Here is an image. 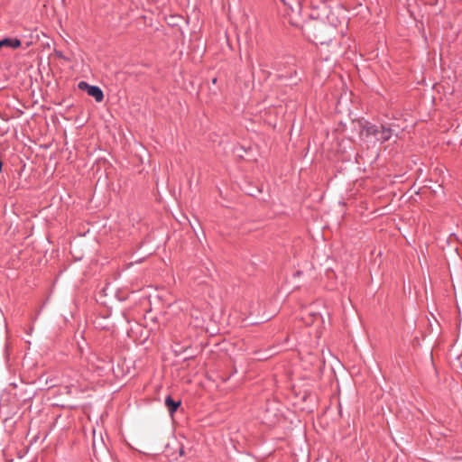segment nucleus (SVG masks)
<instances>
[{
    "instance_id": "1",
    "label": "nucleus",
    "mask_w": 462,
    "mask_h": 462,
    "mask_svg": "<svg viewBox=\"0 0 462 462\" xmlns=\"http://www.w3.org/2000/svg\"><path fill=\"white\" fill-rule=\"evenodd\" d=\"M360 134L365 139L373 138L374 141L383 143L391 139L393 130L383 125L366 124L362 126Z\"/></svg>"
},
{
    "instance_id": "2",
    "label": "nucleus",
    "mask_w": 462,
    "mask_h": 462,
    "mask_svg": "<svg viewBox=\"0 0 462 462\" xmlns=\"http://www.w3.org/2000/svg\"><path fill=\"white\" fill-rule=\"evenodd\" d=\"M79 88L80 89L87 90L88 96L95 98L97 102H102L104 99V93L102 89L97 86L89 85L85 81H80L79 83Z\"/></svg>"
},
{
    "instance_id": "3",
    "label": "nucleus",
    "mask_w": 462,
    "mask_h": 462,
    "mask_svg": "<svg viewBox=\"0 0 462 462\" xmlns=\"http://www.w3.org/2000/svg\"><path fill=\"white\" fill-rule=\"evenodd\" d=\"M181 402L180 400L175 401L171 398V395H168L165 398V406L168 409V411L171 415H172L174 412L177 411L178 408L180 406Z\"/></svg>"
},
{
    "instance_id": "4",
    "label": "nucleus",
    "mask_w": 462,
    "mask_h": 462,
    "mask_svg": "<svg viewBox=\"0 0 462 462\" xmlns=\"http://www.w3.org/2000/svg\"><path fill=\"white\" fill-rule=\"evenodd\" d=\"M283 3L284 5L288 6V8L292 13H300L301 10V1L302 0H280Z\"/></svg>"
},
{
    "instance_id": "5",
    "label": "nucleus",
    "mask_w": 462,
    "mask_h": 462,
    "mask_svg": "<svg viewBox=\"0 0 462 462\" xmlns=\"http://www.w3.org/2000/svg\"><path fill=\"white\" fill-rule=\"evenodd\" d=\"M4 46H8L13 49H16L21 46V41L16 38H5L2 40Z\"/></svg>"
},
{
    "instance_id": "6",
    "label": "nucleus",
    "mask_w": 462,
    "mask_h": 462,
    "mask_svg": "<svg viewBox=\"0 0 462 462\" xmlns=\"http://www.w3.org/2000/svg\"><path fill=\"white\" fill-rule=\"evenodd\" d=\"M277 71L279 79H291L292 77H295L297 75V70L294 68H291L289 72L287 73L280 72L279 69H277Z\"/></svg>"
},
{
    "instance_id": "7",
    "label": "nucleus",
    "mask_w": 462,
    "mask_h": 462,
    "mask_svg": "<svg viewBox=\"0 0 462 462\" xmlns=\"http://www.w3.org/2000/svg\"><path fill=\"white\" fill-rule=\"evenodd\" d=\"M66 387L68 389L79 387V380L78 374H75V378H72V380L69 383V384Z\"/></svg>"
},
{
    "instance_id": "8",
    "label": "nucleus",
    "mask_w": 462,
    "mask_h": 462,
    "mask_svg": "<svg viewBox=\"0 0 462 462\" xmlns=\"http://www.w3.org/2000/svg\"><path fill=\"white\" fill-rule=\"evenodd\" d=\"M179 453H180V456H183L184 455V448H180Z\"/></svg>"
},
{
    "instance_id": "9",
    "label": "nucleus",
    "mask_w": 462,
    "mask_h": 462,
    "mask_svg": "<svg viewBox=\"0 0 462 462\" xmlns=\"http://www.w3.org/2000/svg\"><path fill=\"white\" fill-rule=\"evenodd\" d=\"M69 373H71V371L67 372L64 376L70 377V374Z\"/></svg>"
},
{
    "instance_id": "10",
    "label": "nucleus",
    "mask_w": 462,
    "mask_h": 462,
    "mask_svg": "<svg viewBox=\"0 0 462 462\" xmlns=\"http://www.w3.org/2000/svg\"><path fill=\"white\" fill-rule=\"evenodd\" d=\"M2 167H3V163H2V162L0 161V172L2 171Z\"/></svg>"
},
{
    "instance_id": "11",
    "label": "nucleus",
    "mask_w": 462,
    "mask_h": 462,
    "mask_svg": "<svg viewBox=\"0 0 462 462\" xmlns=\"http://www.w3.org/2000/svg\"><path fill=\"white\" fill-rule=\"evenodd\" d=\"M212 82H213V84H216L217 83V79L216 78L213 79Z\"/></svg>"
},
{
    "instance_id": "12",
    "label": "nucleus",
    "mask_w": 462,
    "mask_h": 462,
    "mask_svg": "<svg viewBox=\"0 0 462 462\" xmlns=\"http://www.w3.org/2000/svg\"><path fill=\"white\" fill-rule=\"evenodd\" d=\"M4 46V43L2 42V40L0 41V48Z\"/></svg>"
}]
</instances>
